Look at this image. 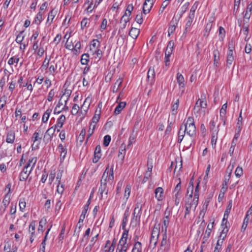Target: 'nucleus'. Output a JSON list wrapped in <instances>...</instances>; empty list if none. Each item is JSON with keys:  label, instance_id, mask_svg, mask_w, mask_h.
<instances>
[{"label": "nucleus", "instance_id": "obj_35", "mask_svg": "<svg viewBox=\"0 0 252 252\" xmlns=\"http://www.w3.org/2000/svg\"><path fill=\"white\" fill-rule=\"evenodd\" d=\"M24 31H22L19 32L18 34L17 35L15 41L17 43L21 44L22 41L25 38V36L23 35Z\"/></svg>", "mask_w": 252, "mask_h": 252}, {"label": "nucleus", "instance_id": "obj_15", "mask_svg": "<svg viewBox=\"0 0 252 252\" xmlns=\"http://www.w3.org/2000/svg\"><path fill=\"white\" fill-rule=\"evenodd\" d=\"M198 200L199 198L196 197L195 199L194 196H193V198L191 200H185V206H188V204H189L190 208L194 206L195 209L198 205Z\"/></svg>", "mask_w": 252, "mask_h": 252}, {"label": "nucleus", "instance_id": "obj_9", "mask_svg": "<svg viewBox=\"0 0 252 252\" xmlns=\"http://www.w3.org/2000/svg\"><path fill=\"white\" fill-rule=\"evenodd\" d=\"M101 147L99 145L96 146L94 152V157L93 159V162L94 163H96L98 161L99 159L101 158Z\"/></svg>", "mask_w": 252, "mask_h": 252}, {"label": "nucleus", "instance_id": "obj_7", "mask_svg": "<svg viewBox=\"0 0 252 252\" xmlns=\"http://www.w3.org/2000/svg\"><path fill=\"white\" fill-rule=\"evenodd\" d=\"M153 4V0H145L143 5V13L146 14L150 12Z\"/></svg>", "mask_w": 252, "mask_h": 252}, {"label": "nucleus", "instance_id": "obj_5", "mask_svg": "<svg viewBox=\"0 0 252 252\" xmlns=\"http://www.w3.org/2000/svg\"><path fill=\"white\" fill-rule=\"evenodd\" d=\"M56 131L55 127L54 126H52L50 128H48L44 135L43 140L46 142L48 143L49 141H51L52 140L53 135Z\"/></svg>", "mask_w": 252, "mask_h": 252}, {"label": "nucleus", "instance_id": "obj_23", "mask_svg": "<svg viewBox=\"0 0 252 252\" xmlns=\"http://www.w3.org/2000/svg\"><path fill=\"white\" fill-rule=\"evenodd\" d=\"M131 252H142L141 243L140 242H136L134 244Z\"/></svg>", "mask_w": 252, "mask_h": 252}, {"label": "nucleus", "instance_id": "obj_56", "mask_svg": "<svg viewBox=\"0 0 252 252\" xmlns=\"http://www.w3.org/2000/svg\"><path fill=\"white\" fill-rule=\"evenodd\" d=\"M142 206L143 204H142L141 202H137L136 204L135 207L134 209H136V210H137V214L138 215V217H139V214H140V212L142 211Z\"/></svg>", "mask_w": 252, "mask_h": 252}, {"label": "nucleus", "instance_id": "obj_25", "mask_svg": "<svg viewBox=\"0 0 252 252\" xmlns=\"http://www.w3.org/2000/svg\"><path fill=\"white\" fill-rule=\"evenodd\" d=\"M96 113H97V110H96L95 113L94 115L93 116V117L92 119V122L91 123V124H92V125H95V126L100 118V110L99 111V112L98 114H96Z\"/></svg>", "mask_w": 252, "mask_h": 252}, {"label": "nucleus", "instance_id": "obj_42", "mask_svg": "<svg viewBox=\"0 0 252 252\" xmlns=\"http://www.w3.org/2000/svg\"><path fill=\"white\" fill-rule=\"evenodd\" d=\"M214 224V221H213L211 224H209L207 226V229L205 231V235H206L207 238H209L210 236L212 229L213 227V225Z\"/></svg>", "mask_w": 252, "mask_h": 252}, {"label": "nucleus", "instance_id": "obj_55", "mask_svg": "<svg viewBox=\"0 0 252 252\" xmlns=\"http://www.w3.org/2000/svg\"><path fill=\"white\" fill-rule=\"evenodd\" d=\"M235 176L240 178L243 174V169L240 166H238L235 171Z\"/></svg>", "mask_w": 252, "mask_h": 252}, {"label": "nucleus", "instance_id": "obj_47", "mask_svg": "<svg viewBox=\"0 0 252 252\" xmlns=\"http://www.w3.org/2000/svg\"><path fill=\"white\" fill-rule=\"evenodd\" d=\"M6 96L4 95L0 97V110H1L6 103Z\"/></svg>", "mask_w": 252, "mask_h": 252}, {"label": "nucleus", "instance_id": "obj_36", "mask_svg": "<svg viewBox=\"0 0 252 252\" xmlns=\"http://www.w3.org/2000/svg\"><path fill=\"white\" fill-rule=\"evenodd\" d=\"M100 46V42L98 39H93L91 43L90 44V50H92V47L95 49H97L98 47Z\"/></svg>", "mask_w": 252, "mask_h": 252}, {"label": "nucleus", "instance_id": "obj_43", "mask_svg": "<svg viewBox=\"0 0 252 252\" xmlns=\"http://www.w3.org/2000/svg\"><path fill=\"white\" fill-rule=\"evenodd\" d=\"M19 205L20 211L22 212H24V210L26 206V203L25 198H20L19 199Z\"/></svg>", "mask_w": 252, "mask_h": 252}, {"label": "nucleus", "instance_id": "obj_48", "mask_svg": "<svg viewBox=\"0 0 252 252\" xmlns=\"http://www.w3.org/2000/svg\"><path fill=\"white\" fill-rule=\"evenodd\" d=\"M159 234V228H157L155 226L154 227L153 229L152 230L151 237H158Z\"/></svg>", "mask_w": 252, "mask_h": 252}, {"label": "nucleus", "instance_id": "obj_51", "mask_svg": "<svg viewBox=\"0 0 252 252\" xmlns=\"http://www.w3.org/2000/svg\"><path fill=\"white\" fill-rule=\"evenodd\" d=\"M111 136L109 135H106L104 137L103 139V145L105 147H107L109 145L110 141H111Z\"/></svg>", "mask_w": 252, "mask_h": 252}, {"label": "nucleus", "instance_id": "obj_31", "mask_svg": "<svg viewBox=\"0 0 252 252\" xmlns=\"http://www.w3.org/2000/svg\"><path fill=\"white\" fill-rule=\"evenodd\" d=\"M232 170H233V167H232L230 169V172H229L228 174L227 175H225L224 176L222 185L227 187L229 179L230 178V176L231 175Z\"/></svg>", "mask_w": 252, "mask_h": 252}, {"label": "nucleus", "instance_id": "obj_22", "mask_svg": "<svg viewBox=\"0 0 252 252\" xmlns=\"http://www.w3.org/2000/svg\"><path fill=\"white\" fill-rule=\"evenodd\" d=\"M123 82V78H118L116 82L115 83L114 85L113 88V92L116 93L119 90V88L121 87Z\"/></svg>", "mask_w": 252, "mask_h": 252}, {"label": "nucleus", "instance_id": "obj_34", "mask_svg": "<svg viewBox=\"0 0 252 252\" xmlns=\"http://www.w3.org/2000/svg\"><path fill=\"white\" fill-rule=\"evenodd\" d=\"M189 2L186 3L183 6V8H184L183 10H182V11L181 12V13L180 14V16L179 17V18L177 19H175V23L176 24H178V22L180 20V19L182 17L183 14L186 11L187 9H188L189 6Z\"/></svg>", "mask_w": 252, "mask_h": 252}, {"label": "nucleus", "instance_id": "obj_53", "mask_svg": "<svg viewBox=\"0 0 252 252\" xmlns=\"http://www.w3.org/2000/svg\"><path fill=\"white\" fill-rule=\"evenodd\" d=\"M133 10V6L132 4H129L127 5L125 12H127V15L130 16Z\"/></svg>", "mask_w": 252, "mask_h": 252}, {"label": "nucleus", "instance_id": "obj_8", "mask_svg": "<svg viewBox=\"0 0 252 252\" xmlns=\"http://www.w3.org/2000/svg\"><path fill=\"white\" fill-rule=\"evenodd\" d=\"M58 150L60 153V160L62 162L64 160L67 154V148L64 147L62 144H60L58 146Z\"/></svg>", "mask_w": 252, "mask_h": 252}, {"label": "nucleus", "instance_id": "obj_61", "mask_svg": "<svg viewBox=\"0 0 252 252\" xmlns=\"http://www.w3.org/2000/svg\"><path fill=\"white\" fill-rule=\"evenodd\" d=\"M56 15V12L55 11H54V8H53L49 12V13H48V17H51V21L50 22L49 25H50L52 24V22H53V20H54Z\"/></svg>", "mask_w": 252, "mask_h": 252}, {"label": "nucleus", "instance_id": "obj_38", "mask_svg": "<svg viewBox=\"0 0 252 252\" xmlns=\"http://www.w3.org/2000/svg\"><path fill=\"white\" fill-rule=\"evenodd\" d=\"M89 20V19L86 17L82 19L81 22V28L82 30L89 26L90 23L88 22Z\"/></svg>", "mask_w": 252, "mask_h": 252}, {"label": "nucleus", "instance_id": "obj_30", "mask_svg": "<svg viewBox=\"0 0 252 252\" xmlns=\"http://www.w3.org/2000/svg\"><path fill=\"white\" fill-rule=\"evenodd\" d=\"M52 112V109H48L44 113L42 118V121L43 123H46L48 120L49 116Z\"/></svg>", "mask_w": 252, "mask_h": 252}, {"label": "nucleus", "instance_id": "obj_29", "mask_svg": "<svg viewBox=\"0 0 252 252\" xmlns=\"http://www.w3.org/2000/svg\"><path fill=\"white\" fill-rule=\"evenodd\" d=\"M222 227L223 229L219 236V239L224 240L225 237H226L227 233L228 231V229L227 225H225V226H223Z\"/></svg>", "mask_w": 252, "mask_h": 252}, {"label": "nucleus", "instance_id": "obj_10", "mask_svg": "<svg viewBox=\"0 0 252 252\" xmlns=\"http://www.w3.org/2000/svg\"><path fill=\"white\" fill-rule=\"evenodd\" d=\"M140 213L139 214L140 215H139V219H138V215L137 214V210H136V209H134V212L133 213V217L131 220V223H134L135 226L137 224H139L140 222V218H141V216L142 214V211H140Z\"/></svg>", "mask_w": 252, "mask_h": 252}, {"label": "nucleus", "instance_id": "obj_44", "mask_svg": "<svg viewBox=\"0 0 252 252\" xmlns=\"http://www.w3.org/2000/svg\"><path fill=\"white\" fill-rule=\"evenodd\" d=\"M158 237H151L150 241V244H149V247H153V248H155L157 245V244L158 243Z\"/></svg>", "mask_w": 252, "mask_h": 252}, {"label": "nucleus", "instance_id": "obj_64", "mask_svg": "<svg viewBox=\"0 0 252 252\" xmlns=\"http://www.w3.org/2000/svg\"><path fill=\"white\" fill-rule=\"evenodd\" d=\"M249 220V217H247V216H246L244 220L242 226V228H241L242 231L245 230V229L247 226Z\"/></svg>", "mask_w": 252, "mask_h": 252}, {"label": "nucleus", "instance_id": "obj_21", "mask_svg": "<svg viewBox=\"0 0 252 252\" xmlns=\"http://www.w3.org/2000/svg\"><path fill=\"white\" fill-rule=\"evenodd\" d=\"M15 140V132L13 131H10L7 134L6 141L8 143H13Z\"/></svg>", "mask_w": 252, "mask_h": 252}, {"label": "nucleus", "instance_id": "obj_57", "mask_svg": "<svg viewBox=\"0 0 252 252\" xmlns=\"http://www.w3.org/2000/svg\"><path fill=\"white\" fill-rule=\"evenodd\" d=\"M130 20V18H129V16H128L127 15V12H125V14L123 15V16L122 17L121 19V20H120V23H122L123 22H125L126 23H127Z\"/></svg>", "mask_w": 252, "mask_h": 252}, {"label": "nucleus", "instance_id": "obj_26", "mask_svg": "<svg viewBox=\"0 0 252 252\" xmlns=\"http://www.w3.org/2000/svg\"><path fill=\"white\" fill-rule=\"evenodd\" d=\"M42 21V13L39 11L38 13L35 16L34 22L37 25H39Z\"/></svg>", "mask_w": 252, "mask_h": 252}, {"label": "nucleus", "instance_id": "obj_60", "mask_svg": "<svg viewBox=\"0 0 252 252\" xmlns=\"http://www.w3.org/2000/svg\"><path fill=\"white\" fill-rule=\"evenodd\" d=\"M19 61V58L18 57H11L8 61V63L9 65H12L14 63H17Z\"/></svg>", "mask_w": 252, "mask_h": 252}, {"label": "nucleus", "instance_id": "obj_1", "mask_svg": "<svg viewBox=\"0 0 252 252\" xmlns=\"http://www.w3.org/2000/svg\"><path fill=\"white\" fill-rule=\"evenodd\" d=\"M42 125L39 127L37 130L34 132L32 137V140L33 141V144L32 146V150H36L39 149V145L41 143L42 136H40V134L42 132L41 130Z\"/></svg>", "mask_w": 252, "mask_h": 252}, {"label": "nucleus", "instance_id": "obj_32", "mask_svg": "<svg viewBox=\"0 0 252 252\" xmlns=\"http://www.w3.org/2000/svg\"><path fill=\"white\" fill-rule=\"evenodd\" d=\"M176 19L174 17L173 18L171 22L173 23V25H171L168 28V35H170V34H172L174 32L176 29V26L177 24H176L175 19Z\"/></svg>", "mask_w": 252, "mask_h": 252}, {"label": "nucleus", "instance_id": "obj_20", "mask_svg": "<svg viewBox=\"0 0 252 252\" xmlns=\"http://www.w3.org/2000/svg\"><path fill=\"white\" fill-rule=\"evenodd\" d=\"M47 223V219L45 217L42 218L39 223V226L38 228V232L41 231V233H43L44 231V226H45Z\"/></svg>", "mask_w": 252, "mask_h": 252}, {"label": "nucleus", "instance_id": "obj_11", "mask_svg": "<svg viewBox=\"0 0 252 252\" xmlns=\"http://www.w3.org/2000/svg\"><path fill=\"white\" fill-rule=\"evenodd\" d=\"M252 10V2L249 4L247 7L246 10L244 15V22H248L251 15Z\"/></svg>", "mask_w": 252, "mask_h": 252}, {"label": "nucleus", "instance_id": "obj_41", "mask_svg": "<svg viewBox=\"0 0 252 252\" xmlns=\"http://www.w3.org/2000/svg\"><path fill=\"white\" fill-rule=\"evenodd\" d=\"M212 22H208L205 27V33L204 34V36H208L209 34V32L212 27Z\"/></svg>", "mask_w": 252, "mask_h": 252}, {"label": "nucleus", "instance_id": "obj_24", "mask_svg": "<svg viewBox=\"0 0 252 252\" xmlns=\"http://www.w3.org/2000/svg\"><path fill=\"white\" fill-rule=\"evenodd\" d=\"M89 62V55L88 53L83 54L81 56V63L83 65H87Z\"/></svg>", "mask_w": 252, "mask_h": 252}, {"label": "nucleus", "instance_id": "obj_39", "mask_svg": "<svg viewBox=\"0 0 252 252\" xmlns=\"http://www.w3.org/2000/svg\"><path fill=\"white\" fill-rule=\"evenodd\" d=\"M86 135V129L83 128L82 129L77 140L81 143L83 142Z\"/></svg>", "mask_w": 252, "mask_h": 252}, {"label": "nucleus", "instance_id": "obj_45", "mask_svg": "<svg viewBox=\"0 0 252 252\" xmlns=\"http://www.w3.org/2000/svg\"><path fill=\"white\" fill-rule=\"evenodd\" d=\"M131 191V186L129 185H127L125 188V193L124 194V198H126V200L128 199L129 197Z\"/></svg>", "mask_w": 252, "mask_h": 252}, {"label": "nucleus", "instance_id": "obj_33", "mask_svg": "<svg viewBox=\"0 0 252 252\" xmlns=\"http://www.w3.org/2000/svg\"><path fill=\"white\" fill-rule=\"evenodd\" d=\"M36 226V221L34 220L32 221L30 225L29 228V233L32 235H35V229Z\"/></svg>", "mask_w": 252, "mask_h": 252}, {"label": "nucleus", "instance_id": "obj_17", "mask_svg": "<svg viewBox=\"0 0 252 252\" xmlns=\"http://www.w3.org/2000/svg\"><path fill=\"white\" fill-rule=\"evenodd\" d=\"M214 56V64L216 67H218L219 65L220 61V53L218 49H215L213 51Z\"/></svg>", "mask_w": 252, "mask_h": 252}, {"label": "nucleus", "instance_id": "obj_12", "mask_svg": "<svg viewBox=\"0 0 252 252\" xmlns=\"http://www.w3.org/2000/svg\"><path fill=\"white\" fill-rule=\"evenodd\" d=\"M219 131V126H217L216 129H215L212 132V136H211V143L213 146L214 147L216 146L217 140L218 139V132Z\"/></svg>", "mask_w": 252, "mask_h": 252}, {"label": "nucleus", "instance_id": "obj_52", "mask_svg": "<svg viewBox=\"0 0 252 252\" xmlns=\"http://www.w3.org/2000/svg\"><path fill=\"white\" fill-rule=\"evenodd\" d=\"M39 30L40 28L39 27H37L36 30L34 32V33L32 35L30 39L31 41H32V40H33V41H37V38L39 33Z\"/></svg>", "mask_w": 252, "mask_h": 252}, {"label": "nucleus", "instance_id": "obj_3", "mask_svg": "<svg viewBox=\"0 0 252 252\" xmlns=\"http://www.w3.org/2000/svg\"><path fill=\"white\" fill-rule=\"evenodd\" d=\"M183 126L184 127L183 131V134L186 132L190 137H194L196 135V130L195 125L187 126V125H185Z\"/></svg>", "mask_w": 252, "mask_h": 252}, {"label": "nucleus", "instance_id": "obj_58", "mask_svg": "<svg viewBox=\"0 0 252 252\" xmlns=\"http://www.w3.org/2000/svg\"><path fill=\"white\" fill-rule=\"evenodd\" d=\"M242 31L243 32H249V25L248 24V22H244L242 25V28L240 32Z\"/></svg>", "mask_w": 252, "mask_h": 252}, {"label": "nucleus", "instance_id": "obj_50", "mask_svg": "<svg viewBox=\"0 0 252 252\" xmlns=\"http://www.w3.org/2000/svg\"><path fill=\"white\" fill-rule=\"evenodd\" d=\"M227 103L224 104L222 106L220 110V116L221 117H224L226 114V111L227 109Z\"/></svg>", "mask_w": 252, "mask_h": 252}, {"label": "nucleus", "instance_id": "obj_16", "mask_svg": "<svg viewBox=\"0 0 252 252\" xmlns=\"http://www.w3.org/2000/svg\"><path fill=\"white\" fill-rule=\"evenodd\" d=\"M140 33L139 29L135 28H132L129 32V35L134 39L137 38Z\"/></svg>", "mask_w": 252, "mask_h": 252}, {"label": "nucleus", "instance_id": "obj_4", "mask_svg": "<svg viewBox=\"0 0 252 252\" xmlns=\"http://www.w3.org/2000/svg\"><path fill=\"white\" fill-rule=\"evenodd\" d=\"M155 72L153 67L150 66L147 72V81L148 83L152 86L155 81Z\"/></svg>", "mask_w": 252, "mask_h": 252}, {"label": "nucleus", "instance_id": "obj_54", "mask_svg": "<svg viewBox=\"0 0 252 252\" xmlns=\"http://www.w3.org/2000/svg\"><path fill=\"white\" fill-rule=\"evenodd\" d=\"M199 184H200V181H199L197 183V184L195 187V191H194V196H194L195 199H196V197L199 198V189H200Z\"/></svg>", "mask_w": 252, "mask_h": 252}, {"label": "nucleus", "instance_id": "obj_37", "mask_svg": "<svg viewBox=\"0 0 252 252\" xmlns=\"http://www.w3.org/2000/svg\"><path fill=\"white\" fill-rule=\"evenodd\" d=\"M10 202V194L6 193L5 195L4 198L2 201V203L4 206V209L8 206Z\"/></svg>", "mask_w": 252, "mask_h": 252}, {"label": "nucleus", "instance_id": "obj_59", "mask_svg": "<svg viewBox=\"0 0 252 252\" xmlns=\"http://www.w3.org/2000/svg\"><path fill=\"white\" fill-rule=\"evenodd\" d=\"M209 202V201L205 200V203H204V204L203 205V208L200 212V214H199L200 215H201L202 214H203V216L204 215L205 212L207 210Z\"/></svg>", "mask_w": 252, "mask_h": 252}, {"label": "nucleus", "instance_id": "obj_28", "mask_svg": "<svg viewBox=\"0 0 252 252\" xmlns=\"http://www.w3.org/2000/svg\"><path fill=\"white\" fill-rule=\"evenodd\" d=\"M95 127H96V126H95V125H92V124H90V128H89V129L88 130V136H87V137L86 141L85 142L86 144L87 143L89 138L94 133V130Z\"/></svg>", "mask_w": 252, "mask_h": 252}, {"label": "nucleus", "instance_id": "obj_27", "mask_svg": "<svg viewBox=\"0 0 252 252\" xmlns=\"http://www.w3.org/2000/svg\"><path fill=\"white\" fill-rule=\"evenodd\" d=\"M174 43L173 40H170L168 42L165 52L166 53H169L172 54L173 50L174 49Z\"/></svg>", "mask_w": 252, "mask_h": 252}, {"label": "nucleus", "instance_id": "obj_18", "mask_svg": "<svg viewBox=\"0 0 252 252\" xmlns=\"http://www.w3.org/2000/svg\"><path fill=\"white\" fill-rule=\"evenodd\" d=\"M177 82L179 85V86L183 88V90H182V92H184V87H185V84H184V78L183 76L180 74L179 73H178L177 74Z\"/></svg>", "mask_w": 252, "mask_h": 252}, {"label": "nucleus", "instance_id": "obj_62", "mask_svg": "<svg viewBox=\"0 0 252 252\" xmlns=\"http://www.w3.org/2000/svg\"><path fill=\"white\" fill-rule=\"evenodd\" d=\"M135 20L139 24H141L143 21L142 14L140 13L137 14Z\"/></svg>", "mask_w": 252, "mask_h": 252}, {"label": "nucleus", "instance_id": "obj_6", "mask_svg": "<svg viewBox=\"0 0 252 252\" xmlns=\"http://www.w3.org/2000/svg\"><path fill=\"white\" fill-rule=\"evenodd\" d=\"M28 168L26 166H25L22 170V171L20 172L19 175V180L21 181H25L28 178L32 169V168H31L30 170H28Z\"/></svg>", "mask_w": 252, "mask_h": 252}, {"label": "nucleus", "instance_id": "obj_49", "mask_svg": "<svg viewBox=\"0 0 252 252\" xmlns=\"http://www.w3.org/2000/svg\"><path fill=\"white\" fill-rule=\"evenodd\" d=\"M80 109L79 106L77 104H74L72 108L71 113L72 115H76Z\"/></svg>", "mask_w": 252, "mask_h": 252}, {"label": "nucleus", "instance_id": "obj_63", "mask_svg": "<svg viewBox=\"0 0 252 252\" xmlns=\"http://www.w3.org/2000/svg\"><path fill=\"white\" fill-rule=\"evenodd\" d=\"M135 136L133 135V134H131L130 136H129V140H128V143L127 145V148H129L131 145L135 142Z\"/></svg>", "mask_w": 252, "mask_h": 252}, {"label": "nucleus", "instance_id": "obj_19", "mask_svg": "<svg viewBox=\"0 0 252 252\" xmlns=\"http://www.w3.org/2000/svg\"><path fill=\"white\" fill-rule=\"evenodd\" d=\"M65 120V116L64 115H62L58 119L57 124L55 125L54 127L55 129L57 127L62 128L64 122Z\"/></svg>", "mask_w": 252, "mask_h": 252}, {"label": "nucleus", "instance_id": "obj_14", "mask_svg": "<svg viewBox=\"0 0 252 252\" xmlns=\"http://www.w3.org/2000/svg\"><path fill=\"white\" fill-rule=\"evenodd\" d=\"M126 102L125 101L120 102L115 109L114 114L117 115L119 114L122 110L126 107Z\"/></svg>", "mask_w": 252, "mask_h": 252}, {"label": "nucleus", "instance_id": "obj_46", "mask_svg": "<svg viewBox=\"0 0 252 252\" xmlns=\"http://www.w3.org/2000/svg\"><path fill=\"white\" fill-rule=\"evenodd\" d=\"M36 161H37V158L36 157L32 158L29 159L28 162L25 165V166H26L28 167H29L31 165V164L32 163V166L31 167L32 169L33 167L35 165Z\"/></svg>", "mask_w": 252, "mask_h": 252}, {"label": "nucleus", "instance_id": "obj_40", "mask_svg": "<svg viewBox=\"0 0 252 252\" xmlns=\"http://www.w3.org/2000/svg\"><path fill=\"white\" fill-rule=\"evenodd\" d=\"M179 100L178 99L172 106V113L173 115H176L177 114V110L179 107Z\"/></svg>", "mask_w": 252, "mask_h": 252}, {"label": "nucleus", "instance_id": "obj_13", "mask_svg": "<svg viewBox=\"0 0 252 252\" xmlns=\"http://www.w3.org/2000/svg\"><path fill=\"white\" fill-rule=\"evenodd\" d=\"M155 196L158 201L162 200L163 196V189L161 187L157 188L155 190Z\"/></svg>", "mask_w": 252, "mask_h": 252}, {"label": "nucleus", "instance_id": "obj_2", "mask_svg": "<svg viewBox=\"0 0 252 252\" xmlns=\"http://www.w3.org/2000/svg\"><path fill=\"white\" fill-rule=\"evenodd\" d=\"M107 169H108V167L105 169L100 181V186L99 188V191L100 192L101 196H102L103 193H105L106 195L108 194V189L107 187L108 172L106 175V172Z\"/></svg>", "mask_w": 252, "mask_h": 252}]
</instances>
